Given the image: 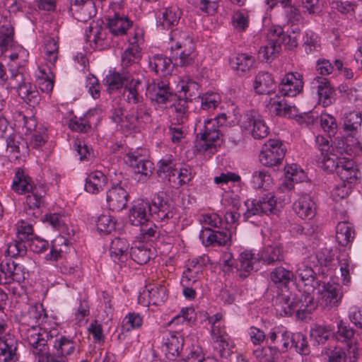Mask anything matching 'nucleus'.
<instances>
[{
    "label": "nucleus",
    "instance_id": "f257e3e1",
    "mask_svg": "<svg viewBox=\"0 0 362 362\" xmlns=\"http://www.w3.org/2000/svg\"><path fill=\"white\" fill-rule=\"evenodd\" d=\"M59 334L58 328L52 327L49 329L45 327L32 325L25 332V337L30 351L38 362H67L66 357L59 355L51 356L49 354L48 341H52L54 337Z\"/></svg>",
    "mask_w": 362,
    "mask_h": 362
},
{
    "label": "nucleus",
    "instance_id": "f03ea898",
    "mask_svg": "<svg viewBox=\"0 0 362 362\" xmlns=\"http://www.w3.org/2000/svg\"><path fill=\"white\" fill-rule=\"evenodd\" d=\"M174 214V208L156 194L151 204L143 200L136 202L130 210L129 221L132 225L139 226L148 222L150 216L157 221H164L172 218Z\"/></svg>",
    "mask_w": 362,
    "mask_h": 362
},
{
    "label": "nucleus",
    "instance_id": "7ed1b4c3",
    "mask_svg": "<svg viewBox=\"0 0 362 362\" xmlns=\"http://www.w3.org/2000/svg\"><path fill=\"white\" fill-rule=\"evenodd\" d=\"M276 310L281 315H291L296 313L299 318L303 319L317 308L313 296L300 290L295 293L287 291L280 294L276 300Z\"/></svg>",
    "mask_w": 362,
    "mask_h": 362
},
{
    "label": "nucleus",
    "instance_id": "20e7f679",
    "mask_svg": "<svg viewBox=\"0 0 362 362\" xmlns=\"http://www.w3.org/2000/svg\"><path fill=\"white\" fill-rule=\"evenodd\" d=\"M197 138L196 148L202 153L214 154L223 142V135L214 119L204 121Z\"/></svg>",
    "mask_w": 362,
    "mask_h": 362
},
{
    "label": "nucleus",
    "instance_id": "39448f33",
    "mask_svg": "<svg viewBox=\"0 0 362 362\" xmlns=\"http://www.w3.org/2000/svg\"><path fill=\"white\" fill-rule=\"evenodd\" d=\"M7 89H17L18 95L30 106H35L40 103V96L36 86L25 81V75L12 70L9 77L4 78Z\"/></svg>",
    "mask_w": 362,
    "mask_h": 362
},
{
    "label": "nucleus",
    "instance_id": "423d86ee",
    "mask_svg": "<svg viewBox=\"0 0 362 362\" xmlns=\"http://www.w3.org/2000/svg\"><path fill=\"white\" fill-rule=\"evenodd\" d=\"M158 175L167 179L174 188H179L188 183L192 178L190 169L185 167L180 169L175 167L172 160H161L158 163Z\"/></svg>",
    "mask_w": 362,
    "mask_h": 362
},
{
    "label": "nucleus",
    "instance_id": "0eeeda50",
    "mask_svg": "<svg viewBox=\"0 0 362 362\" xmlns=\"http://www.w3.org/2000/svg\"><path fill=\"white\" fill-rule=\"evenodd\" d=\"M286 35L281 26H272L267 33V42L259 50V56L266 62L273 61L279 55Z\"/></svg>",
    "mask_w": 362,
    "mask_h": 362
},
{
    "label": "nucleus",
    "instance_id": "6e6552de",
    "mask_svg": "<svg viewBox=\"0 0 362 362\" xmlns=\"http://www.w3.org/2000/svg\"><path fill=\"white\" fill-rule=\"evenodd\" d=\"M286 152V146L281 140L269 139L262 146L259 159L263 165L276 166L281 163Z\"/></svg>",
    "mask_w": 362,
    "mask_h": 362
},
{
    "label": "nucleus",
    "instance_id": "1a4fd4ad",
    "mask_svg": "<svg viewBox=\"0 0 362 362\" xmlns=\"http://www.w3.org/2000/svg\"><path fill=\"white\" fill-rule=\"evenodd\" d=\"M242 127L255 139H264L269 133V128L266 122L261 115L254 111L245 115Z\"/></svg>",
    "mask_w": 362,
    "mask_h": 362
},
{
    "label": "nucleus",
    "instance_id": "9d476101",
    "mask_svg": "<svg viewBox=\"0 0 362 362\" xmlns=\"http://www.w3.org/2000/svg\"><path fill=\"white\" fill-rule=\"evenodd\" d=\"M126 163L133 169L135 175L138 176L139 182L147 181L153 175V163L149 160L142 158L135 153H129L126 156Z\"/></svg>",
    "mask_w": 362,
    "mask_h": 362
},
{
    "label": "nucleus",
    "instance_id": "9b49d317",
    "mask_svg": "<svg viewBox=\"0 0 362 362\" xmlns=\"http://www.w3.org/2000/svg\"><path fill=\"white\" fill-rule=\"evenodd\" d=\"M116 122H122V126L129 130L136 132L143 125L151 122L150 110L144 105H140L136 111H132L126 117L125 119L121 118L115 119Z\"/></svg>",
    "mask_w": 362,
    "mask_h": 362
},
{
    "label": "nucleus",
    "instance_id": "f8f14e48",
    "mask_svg": "<svg viewBox=\"0 0 362 362\" xmlns=\"http://www.w3.org/2000/svg\"><path fill=\"white\" fill-rule=\"evenodd\" d=\"M128 41V47L122 56V64L126 68L138 64L141 59L140 45L143 42L142 34L141 32L134 31L132 36L129 37Z\"/></svg>",
    "mask_w": 362,
    "mask_h": 362
},
{
    "label": "nucleus",
    "instance_id": "ddd939ff",
    "mask_svg": "<svg viewBox=\"0 0 362 362\" xmlns=\"http://www.w3.org/2000/svg\"><path fill=\"white\" fill-rule=\"evenodd\" d=\"M303 76L298 72L287 73L279 85V92L282 95L295 97L303 91Z\"/></svg>",
    "mask_w": 362,
    "mask_h": 362
},
{
    "label": "nucleus",
    "instance_id": "4468645a",
    "mask_svg": "<svg viewBox=\"0 0 362 362\" xmlns=\"http://www.w3.org/2000/svg\"><path fill=\"white\" fill-rule=\"evenodd\" d=\"M337 327L338 330L335 334L337 340L347 344V351H349L350 360H356L358 358V346L354 329L342 321L338 324Z\"/></svg>",
    "mask_w": 362,
    "mask_h": 362
},
{
    "label": "nucleus",
    "instance_id": "2eb2a0df",
    "mask_svg": "<svg viewBox=\"0 0 362 362\" xmlns=\"http://www.w3.org/2000/svg\"><path fill=\"white\" fill-rule=\"evenodd\" d=\"M129 195L119 185L110 188L106 192L107 206L110 210L120 211L127 207Z\"/></svg>",
    "mask_w": 362,
    "mask_h": 362
},
{
    "label": "nucleus",
    "instance_id": "dca6fc26",
    "mask_svg": "<svg viewBox=\"0 0 362 362\" xmlns=\"http://www.w3.org/2000/svg\"><path fill=\"white\" fill-rule=\"evenodd\" d=\"M339 168L337 171L341 182L354 184L360 177L356 163L350 157L340 156L338 158Z\"/></svg>",
    "mask_w": 362,
    "mask_h": 362
},
{
    "label": "nucleus",
    "instance_id": "f3484780",
    "mask_svg": "<svg viewBox=\"0 0 362 362\" xmlns=\"http://www.w3.org/2000/svg\"><path fill=\"white\" fill-rule=\"evenodd\" d=\"M293 210L297 216L303 220H310L315 217L317 206L310 195L301 194L293 205Z\"/></svg>",
    "mask_w": 362,
    "mask_h": 362
},
{
    "label": "nucleus",
    "instance_id": "a211bd4d",
    "mask_svg": "<svg viewBox=\"0 0 362 362\" xmlns=\"http://www.w3.org/2000/svg\"><path fill=\"white\" fill-rule=\"evenodd\" d=\"M46 194V189L42 185H35L30 194L26 197L25 204V213L31 218L36 217L38 209L43 202V198Z\"/></svg>",
    "mask_w": 362,
    "mask_h": 362
},
{
    "label": "nucleus",
    "instance_id": "6ab92c4d",
    "mask_svg": "<svg viewBox=\"0 0 362 362\" xmlns=\"http://www.w3.org/2000/svg\"><path fill=\"white\" fill-rule=\"evenodd\" d=\"M232 234L229 229L212 230L209 228H205L200 233V238L202 239L206 246H225L230 242Z\"/></svg>",
    "mask_w": 362,
    "mask_h": 362
},
{
    "label": "nucleus",
    "instance_id": "aec40b11",
    "mask_svg": "<svg viewBox=\"0 0 362 362\" xmlns=\"http://www.w3.org/2000/svg\"><path fill=\"white\" fill-rule=\"evenodd\" d=\"M267 107L271 115L280 117H293L298 112L296 106L288 105L284 99L277 95L269 99Z\"/></svg>",
    "mask_w": 362,
    "mask_h": 362
},
{
    "label": "nucleus",
    "instance_id": "412c9836",
    "mask_svg": "<svg viewBox=\"0 0 362 362\" xmlns=\"http://www.w3.org/2000/svg\"><path fill=\"white\" fill-rule=\"evenodd\" d=\"M182 14V11L177 6L162 8L157 17L158 26L163 29H170L178 24Z\"/></svg>",
    "mask_w": 362,
    "mask_h": 362
},
{
    "label": "nucleus",
    "instance_id": "4be33fe9",
    "mask_svg": "<svg viewBox=\"0 0 362 362\" xmlns=\"http://www.w3.org/2000/svg\"><path fill=\"white\" fill-rule=\"evenodd\" d=\"M107 25L114 36H123L132 28L133 22L124 14L115 13L108 18Z\"/></svg>",
    "mask_w": 362,
    "mask_h": 362
},
{
    "label": "nucleus",
    "instance_id": "5701e85b",
    "mask_svg": "<svg viewBox=\"0 0 362 362\" xmlns=\"http://www.w3.org/2000/svg\"><path fill=\"white\" fill-rule=\"evenodd\" d=\"M42 53L47 68H55L59 54L58 37H45Z\"/></svg>",
    "mask_w": 362,
    "mask_h": 362
},
{
    "label": "nucleus",
    "instance_id": "b1692460",
    "mask_svg": "<svg viewBox=\"0 0 362 362\" xmlns=\"http://www.w3.org/2000/svg\"><path fill=\"white\" fill-rule=\"evenodd\" d=\"M204 265L197 259L189 261L187 269L184 271L182 284L183 286H190L196 284L202 277Z\"/></svg>",
    "mask_w": 362,
    "mask_h": 362
},
{
    "label": "nucleus",
    "instance_id": "393cba45",
    "mask_svg": "<svg viewBox=\"0 0 362 362\" xmlns=\"http://www.w3.org/2000/svg\"><path fill=\"white\" fill-rule=\"evenodd\" d=\"M313 84L317 88L320 103L324 107L329 106L332 103L334 90L329 80L317 76L313 79Z\"/></svg>",
    "mask_w": 362,
    "mask_h": 362
},
{
    "label": "nucleus",
    "instance_id": "a878e982",
    "mask_svg": "<svg viewBox=\"0 0 362 362\" xmlns=\"http://www.w3.org/2000/svg\"><path fill=\"white\" fill-rule=\"evenodd\" d=\"M276 210V200L273 194L269 193L261 197L259 200L252 203V206L249 209L253 214H274Z\"/></svg>",
    "mask_w": 362,
    "mask_h": 362
},
{
    "label": "nucleus",
    "instance_id": "bb28decb",
    "mask_svg": "<svg viewBox=\"0 0 362 362\" xmlns=\"http://www.w3.org/2000/svg\"><path fill=\"white\" fill-rule=\"evenodd\" d=\"M107 183V177L100 170H95L90 173L85 183V189L90 194H98L103 191Z\"/></svg>",
    "mask_w": 362,
    "mask_h": 362
},
{
    "label": "nucleus",
    "instance_id": "cd10ccee",
    "mask_svg": "<svg viewBox=\"0 0 362 362\" xmlns=\"http://www.w3.org/2000/svg\"><path fill=\"white\" fill-rule=\"evenodd\" d=\"M257 256L258 262H261L267 265L281 262L284 257L283 248L277 245H268L259 251Z\"/></svg>",
    "mask_w": 362,
    "mask_h": 362
},
{
    "label": "nucleus",
    "instance_id": "c85d7f7f",
    "mask_svg": "<svg viewBox=\"0 0 362 362\" xmlns=\"http://www.w3.org/2000/svg\"><path fill=\"white\" fill-rule=\"evenodd\" d=\"M17 341L11 335L0 337V362H9L16 355Z\"/></svg>",
    "mask_w": 362,
    "mask_h": 362
},
{
    "label": "nucleus",
    "instance_id": "c756f323",
    "mask_svg": "<svg viewBox=\"0 0 362 362\" xmlns=\"http://www.w3.org/2000/svg\"><path fill=\"white\" fill-rule=\"evenodd\" d=\"M320 294L326 305H335L341 298L340 286L338 284L323 283L320 289Z\"/></svg>",
    "mask_w": 362,
    "mask_h": 362
},
{
    "label": "nucleus",
    "instance_id": "7c9ffc66",
    "mask_svg": "<svg viewBox=\"0 0 362 362\" xmlns=\"http://www.w3.org/2000/svg\"><path fill=\"white\" fill-rule=\"evenodd\" d=\"M193 45H195V42L189 32L175 30L171 33L170 49L172 51H178Z\"/></svg>",
    "mask_w": 362,
    "mask_h": 362
},
{
    "label": "nucleus",
    "instance_id": "2f4dec72",
    "mask_svg": "<svg viewBox=\"0 0 362 362\" xmlns=\"http://www.w3.org/2000/svg\"><path fill=\"white\" fill-rule=\"evenodd\" d=\"M86 40L94 45V48L104 49L110 46L107 39V33L105 29L99 27H90L89 33L86 34Z\"/></svg>",
    "mask_w": 362,
    "mask_h": 362
},
{
    "label": "nucleus",
    "instance_id": "473e14b6",
    "mask_svg": "<svg viewBox=\"0 0 362 362\" xmlns=\"http://www.w3.org/2000/svg\"><path fill=\"white\" fill-rule=\"evenodd\" d=\"M255 62V58L247 54H238L230 61L231 68L239 75L249 71Z\"/></svg>",
    "mask_w": 362,
    "mask_h": 362
},
{
    "label": "nucleus",
    "instance_id": "72a5a7b5",
    "mask_svg": "<svg viewBox=\"0 0 362 362\" xmlns=\"http://www.w3.org/2000/svg\"><path fill=\"white\" fill-rule=\"evenodd\" d=\"M294 276L291 270L282 266L275 267L270 273L271 281L277 288H286Z\"/></svg>",
    "mask_w": 362,
    "mask_h": 362
},
{
    "label": "nucleus",
    "instance_id": "f704fd0d",
    "mask_svg": "<svg viewBox=\"0 0 362 362\" xmlns=\"http://www.w3.org/2000/svg\"><path fill=\"white\" fill-rule=\"evenodd\" d=\"M165 342L163 349L168 358H173L179 355L183 345V339L177 333L169 332L164 338Z\"/></svg>",
    "mask_w": 362,
    "mask_h": 362
},
{
    "label": "nucleus",
    "instance_id": "c9c22d12",
    "mask_svg": "<svg viewBox=\"0 0 362 362\" xmlns=\"http://www.w3.org/2000/svg\"><path fill=\"white\" fill-rule=\"evenodd\" d=\"M52 68H39L36 73L37 83L41 91L50 93L54 85V74Z\"/></svg>",
    "mask_w": 362,
    "mask_h": 362
},
{
    "label": "nucleus",
    "instance_id": "e433bc0d",
    "mask_svg": "<svg viewBox=\"0 0 362 362\" xmlns=\"http://www.w3.org/2000/svg\"><path fill=\"white\" fill-rule=\"evenodd\" d=\"M274 87V78L269 73L260 71L255 76L254 89L258 94H269Z\"/></svg>",
    "mask_w": 362,
    "mask_h": 362
},
{
    "label": "nucleus",
    "instance_id": "4c0bfd02",
    "mask_svg": "<svg viewBox=\"0 0 362 362\" xmlns=\"http://www.w3.org/2000/svg\"><path fill=\"white\" fill-rule=\"evenodd\" d=\"M147 95L151 100L158 103H165L171 96L169 87L164 82H158L149 86Z\"/></svg>",
    "mask_w": 362,
    "mask_h": 362
},
{
    "label": "nucleus",
    "instance_id": "58836bf2",
    "mask_svg": "<svg viewBox=\"0 0 362 362\" xmlns=\"http://www.w3.org/2000/svg\"><path fill=\"white\" fill-rule=\"evenodd\" d=\"M354 238V230L349 222H339L337 226L336 240L341 246L348 245Z\"/></svg>",
    "mask_w": 362,
    "mask_h": 362
},
{
    "label": "nucleus",
    "instance_id": "ea45409f",
    "mask_svg": "<svg viewBox=\"0 0 362 362\" xmlns=\"http://www.w3.org/2000/svg\"><path fill=\"white\" fill-rule=\"evenodd\" d=\"M58 337H55L53 344L56 354L62 357L72 354L76 349L74 341L65 336Z\"/></svg>",
    "mask_w": 362,
    "mask_h": 362
},
{
    "label": "nucleus",
    "instance_id": "a19ab883",
    "mask_svg": "<svg viewBox=\"0 0 362 362\" xmlns=\"http://www.w3.org/2000/svg\"><path fill=\"white\" fill-rule=\"evenodd\" d=\"M128 243L121 238L114 239L110 245V252L112 259L115 262H123L127 259V251Z\"/></svg>",
    "mask_w": 362,
    "mask_h": 362
},
{
    "label": "nucleus",
    "instance_id": "79ce46f5",
    "mask_svg": "<svg viewBox=\"0 0 362 362\" xmlns=\"http://www.w3.org/2000/svg\"><path fill=\"white\" fill-rule=\"evenodd\" d=\"M73 13L74 18L78 21L87 22L94 17L97 13L95 5L93 0L86 1L80 8H76Z\"/></svg>",
    "mask_w": 362,
    "mask_h": 362
},
{
    "label": "nucleus",
    "instance_id": "37998d69",
    "mask_svg": "<svg viewBox=\"0 0 362 362\" xmlns=\"http://www.w3.org/2000/svg\"><path fill=\"white\" fill-rule=\"evenodd\" d=\"M171 66V59L163 55L157 54L149 59V66L156 74H165Z\"/></svg>",
    "mask_w": 362,
    "mask_h": 362
},
{
    "label": "nucleus",
    "instance_id": "c03bdc74",
    "mask_svg": "<svg viewBox=\"0 0 362 362\" xmlns=\"http://www.w3.org/2000/svg\"><path fill=\"white\" fill-rule=\"evenodd\" d=\"M257 261L258 256L255 257L252 251L246 250L240 254L236 267L238 270L250 272L254 269V264Z\"/></svg>",
    "mask_w": 362,
    "mask_h": 362
},
{
    "label": "nucleus",
    "instance_id": "a18cd8bd",
    "mask_svg": "<svg viewBox=\"0 0 362 362\" xmlns=\"http://www.w3.org/2000/svg\"><path fill=\"white\" fill-rule=\"evenodd\" d=\"M12 187L14 191L23 194L30 192L34 186L30 183V178L25 176L22 170H18L16 173Z\"/></svg>",
    "mask_w": 362,
    "mask_h": 362
},
{
    "label": "nucleus",
    "instance_id": "49530a36",
    "mask_svg": "<svg viewBox=\"0 0 362 362\" xmlns=\"http://www.w3.org/2000/svg\"><path fill=\"white\" fill-rule=\"evenodd\" d=\"M141 86V82L139 80H136L132 77L126 83L124 95L127 97V100L129 103H137L141 99V96L139 95V87Z\"/></svg>",
    "mask_w": 362,
    "mask_h": 362
},
{
    "label": "nucleus",
    "instance_id": "de8ad7c7",
    "mask_svg": "<svg viewBox=\"0 0 362 362\" xmlns=\"http://www.w3.org/2000/svg\"><path fill=\"white\" fill-rule=\"evenodd\" d=\"M149 298L152 305H160L168 298V290L162 285H153L147 287Z\"/></svg>",
    "mask_w": 362,
    "mask_h": 362
},
{
    "label": "nucleus",
    "instance_id": "09e8293b",
    "mask_svg": "<svg viewBox=\"0 0 362 362\" xmlns=\"http://www.w3.org/2000/svg\"><path fill=\"white\" fill-rule=\"evenodd\" d=\"M132 259L139 264H146L151 259L150 250L144 244L132 246L130 250Z\"/></svg>",
    "mask_w": 362,
    "mask_h": 362
},
{
    "label": "nucleus",
    "instance_id": "8fccbe9b",
    "mask_svg": "<svg viewBox=\"0 0 362 362\" xmlns=\"http://www.w3.org/2000/svg\"><path fill=\"white\" fill-rule=\"evenodd\" d=\"M97 230L103 234H110L116 228V221L108 214L100 215L96 221Z\"/></svg>",
    "mask_w": 362,
    "mask_h": 362
},
{
    "label": "nucleus",
    "instance_id": "3c124183",
    "mask_svg": "<svg viewBox=\"0 0 362 362\" xmlns=\"http://www.w3.org/2000/svg\"><path fill=\"white\" fill-rule=\"evenodd\" d=\"M179 54V57L177 59V64L181 66H188L194 63L197 58V53L196 52V45L189 46L186 48H182Z\"/></svg>",
    "mask_w": 362,
    "mask_h": 362
},
{
    "label": "nucleus",
    "instance_id": "603ef678",
    "mask_svg": "<svg viewBox=\"0 0 362 362\" xmlns=\"http://www.w3.org/2000/svg\"><path fill=\"white\" fill-rule=\"evenodd\" d=\"M232 24L238 32H244L249 27L250 16L247 11H237L232 17Z\"/></svg>",
    "mask_w": 362,
    "mask_h": 362
},
{
    "label": "nucleus",
    "instance_id": "864d4df0",
    "mask_svg": "<svg viewBox=\"0 0 362 362\" xmlns=\"http://www.w3.org/2000/svg\"><path fill=\"white\" fill-rule=\"evenodd\" d=\"M339 266L342 284L349 285L351 283V273L354 269V264L350 258L344 257L339 258Z\"/></svg>",
    "mask_w": 362,
    "mask_h": 362
},
{
    "label": "nucleus",
    "instance_id": "5fc2aeb1",
    "mask_svg": "<svg viewBox=\"0 0 362 362\" xmlns=\"http://www.w3.org/2000/svg\"><path fill=\"white\" fill-rule=\"evenodd\" d=\"M132 76L129 74L121 76L119 73H112L105 78V83L110 90L119 89L129 82Z\"/></svg>",
    "mask_w": 362,
    "mask_h": 362
},
{
    "label": "nucleus",
    "instance_id": "6e6d98bb",
    "mask_svg": "<svg viewBox=\"0 0 362 362\" xmlns=\"http://www.w3.org/2000/svg\"><path fill=\"white\" fill-rule=\"evenodd\" d=\"M27 253V247L24 240L16 238L8 244L6 254L11 257H23Z\"/></svg>",
    "mask_w": 362,
    "mask_h": 362
},
{
    "label": "nucleus",
    "instance_id": "4d7b16f0",
    "mask_svg": "<svg viewBox=\"0 0 362 362\" xmlns=\"http://www.w3.org/2000/svg\"><path fill=\"white\" fill-rule=\"evenodd\" d=\"M69 242L63 236L57 237L52 242V249L50 252L51 260H57L62 256V253L66 252L68 249Z\"/></svg>",
    "mask_w": 362,
    "mask_h": 362
},
{
    "label": "nucleus",
    "instance_id": "13d9d810",
    "mask_svg": "<svg viewBox=\"0 0 362 362\" xmlns=\"http://www.w3.org/2000/svg\"><path fill=\"white\" fill-rule=\"evenodd\" d=\"M362 118L360 113L352 111L346 113L344 117V129L354 133L361 127Z\"/></svg>",
    "mask_w": 362,
    "mask_h": 362
},
{
    "label": "nucleus",
    "instance_id": "bf43d9fd",
    "mask_svg": "<svg viewBox=\"0 0 362 362\" xmlns=\"http://www.w3.org/2000/svg\"><path fill=\"white\" fill-rule=\"evenodd\" d=\"M303 47L308 54L319 52L321 48L320 37L315 33L307 32L304 38Z\"/></svg>",
    "mask_w": 362,
    "mask_h": 362
},
{
    "label": "nucleus",
    "instance_id": "052dcab7",
    "mask_svg": "<svg viewBox=\"0 0 362 362\" xmlns=\"http://www.w3.org/2000/svg\"><path fill=\"white\" fill-rule=\"evenodd\" d=\"M291 346H293L296 351L303 355L310 353L309 346L306 337L301 333H294L291 336Z\"/></svg>",
    "mask_w": 362,
    "mask_h": 362
},
{
    "label": "nucleus",
    "instance_id": "680f3d73",
    "mask_svg": "<svg viewBox=\"0 0 362 362\" xmlns=\"http://www.w3.org/2000/svg\"><path fill=\"white\" fill-rule=\"evenodd\" d=\"M333 333V329L329 326L316 325L312 329L310 336L318 344H324Z\"/></svg>",
    "mask_w": 362,
    "mask_h": 362
},
{
    "label": "nucleus",
    "instance_id": "e2e57ef3",
    "mask_svg": "<svg viewBox=\"0 0 362 362\" xmlns=\"http://www.w3.org/2000/svg\"><path fill=\"white\" fill-rule=\"evenodd\" d=\"M252 182L256 188H266L272 182L271 175L265 170L255 171L252 174Z\"/></svg>",
    "mask_w": 362,
    "mask_h": 362
},
{
    "label": "nucleus",
    "instance_id": "0e129e2a",
    "mask_svg": "<svg viewBox=\"0 0 362 362\" xmlns=\"http://www.w3.org/2000/svg\"><path fill=\"white\" fill-rule=\"evenodd\" d=\"M174 111L173 119L175 122L173 123L182 124L187 120V103L186 100H180L176 103L174 106Z\"/></svg>",
    "mask_w": 362,
    "mask_h": 362
},
{
    "label": "nucleus",
    "instance_id": "69168bd1",
    "mask_svg": "<svg viewBox=\"0 0 362 362\" xmlns=\"http://www.w3.org/2000/svg\"><path fill=\"white\" fill-rule=\"evenodd\" d=\"M47 140V130L42 127L37 128L35 132L30 134L29 145L33 148L42 147Z\"/></svg>",
    "mask_w": 362,
    "mask_h": 362
},
{
    "label": "nucleus",
    "instance_id": "338daca9",
    "mask_svg": "<svg viewBox=\"0 0 362 362\" xmlns=\"http://www.w3.org/2000/svg\"><path fill=\"white\" fill-rule=\"evenodd\" d=\"M214 349L221 357H228L233 353L235 346L233 341L228 337L226 339H219L214 342Z\"/></svg>",
    "mask_w": 362,
    "mask_h": 362
},
{
    "label": "nucleus",
    "instance_id": "774afa93",
    "mask_svg": "<svg viewBox=\"0 0 362 362\" xmlns=\"http://www.w3.org/2000/svg\"><path fill=\"white\" fill-rule=\"evenodd\" d=\"M320 125L322 129L329 136L335 134L337 124L336 119L332 115L325 112L322 113L320 115Z\"/></svg>",
    "mask_w": 362,
    "mask_h": 362
}]
</instances>
